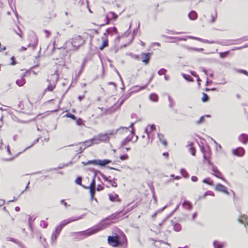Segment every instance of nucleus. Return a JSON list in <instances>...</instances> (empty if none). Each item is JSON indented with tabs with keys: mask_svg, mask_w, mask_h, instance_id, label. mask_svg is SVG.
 <instances>
[{
	"mask_svg": "<svg viewBox=\"0 0 248 248\" xmlns=\"http://www.w3.org/2000/svg\"><path fill=\"white\" fill-rule=\"evenodd\" d=\"M163 37H165L166 38L173 39V40L171 41V42L174 43L176 41H186L187 40V38L192 39L194 40H196L199 41H200L202 43H208V44H217L221 45L222 46H227L229 45H234V44H238L240 43H229L230 42H231L232 41H225L223 42H220L219 41H209L206 39H203L201 38L192 36H188L186 37H172V36H168L167 35H163Z\"/></svg>",
	"mask_w": 248,
	"mask_h": 248,
	"instance_id": "f257e3e1",
	"label": "nucleus"
},
{
	"mask_svg": "<svg viewBox=\"0 0 248 248\" xmlns=\"http://www.w3.org/2000/svg\"><path fill=\"white\" fill-rule=\"evenodd\" d=\"M85 43L84 39L80 35L74 36L66 42L67 47H70V50H77Z\"/></svg>",
	"mask_w": 248,
	"mask_h": 248,
	"instance_id": "f03ea898",
	"label": "nucleus"
},
{
	"mask_svg": "<svg viewBox=\"0 0 248 248\" xmlns=\"http://www.w3.org/2000/svg\"><path fill=\"white\" fill-rule=\"evenodd\" d=\"M109 140V137L108 134H100L97 137H94L90 140H86L81 143L85 145L84 148L90 147L93 144H98L100 141L107 142Z\"/></svg>",
	"mask_w": 248,
	"mask_h": 248,
	"instance_id": "7ed1b4c3",
	"label": "nucleus"
},
{
	"mask_svg": "<svg viewBox=\"0 0 248 248\" xmlns=\"http://www.w3.org/2000/svg\"><path fill=\"white\" fill-rule=\"evenodd\" d=\"M109 223H104V222L99 223V225L94 228L88 229L85 231L79 232H76L80 236H82L84 238L90 236L103 229L105 228L106 226L109 224Z\"/></svg>",
	"mask_w": 248,
	"mask_h": 248,
	"instance_id": "20e7f679",
	"label": "nucleus"
},
{
	"mask_svg": "<svg viewBox=\"0 0 248 248\" xmlns=\"http://www.w3.org/2000/svg\"><path fill=\"white\" fill-rule=\"evenodd\" d=\"M82 217H83V215L78 217H72L71 218H68V219H65V220L62 221L60 223L59 225L56 227L54 231V232H53V233H55V234L59 235V234L60 233L62 230L65 226H66V225H67L68 224H69L72 222L75 221H77V220H79V219L82 218Z\"/></svg>",
	"mask_w": 248,
	"mask_h": 248,
	"instance_id": "39448f33",
	"label": "nucleus"
},
{
	"mask_svg": "<svg viewBox=\"0 0 248 248\" xmlns=\"http://www.w3.org/2000/svg\"><path fill=\"white\" fill-rule=\"evenodd\" d=\"M111 162V160L109 159H104V160H89L87 162H82V163L84 165H87L88 164H93L95 165H99L101 167H104L107 164Z\"/></svg>",
	"mask_w": 248,
	"mask_h": 248,
	"instance_id": "423d86ee",
	"label": "nucleus"
},
{
	"mask_svg": "<svg viewBox=\"0 0 248 248\" xmlns=\"http://www.w3.org/2000/svg\"><path fill=\"white\" fill-rule=\"evenodd\" d=\"M123 216H123L122 211L116 212L115 213L112 214L110 216H109V217H106V218H105L104 219H103L100 223H101L103 222H104L105 224L107 223H109V224H108L106 226H107L110 225L111 224V223H114V222H113V221L107 222V221L112 220H113L115 219L118 218L120 217H122Z\"/></svg>",
	"mask_w": 248,
	"mask_h": 248,
	"instance_id": "0eeeda50",
	"label": "nucleus"
},
{
	"mask_svg": "<svg viewBox=\"0 0 248 248\" xmlns=\"http://www.w3.org/2000/svg\"><path fill=\"white\" fill-rule=\"evenodd\" d=\"M108 243L113 247H117L121 245V242L117 237L109 236L108 238Z\"/></svg>",
	"mask_w": 248,
	"mask_h": 248,
	"instance_id": "6e6552de",
	"label": "nucleus"
},
{
	"mask_svg": "<svg viewBox=\"0 0 248 248\" xmlns=\"http://www.w3.org/2000/svg\"><path fill=\"white\" fill-rule=\"evenodd\" d=\"M59 75L57 74V71L54 74H52L48 76L47 78V82L48 83H54L56 84L59 80Z\"/></svg>",
	"mask_w": 248,
	"mask_h": 248,
	"instance_id": "1a4fd4ad",
	"label": "nucleus"
},
{
	"mask_svg": "<svg viewBox=\"0 0 248 248\" xmlns=\"http://www.w3.org/2000/svg\"><path fill=\"white\" fill-rule=\"evenodd\" d=\"M245 153V149L241 147H237L236 149L232 150V154L237 156H243Z\"/></svg>",
	"mask_w": 248,
	"mask_h": 248,
	"instance_id": "9d476101",
	"label": "nucleus"
},
{
	"mask_svg": "<svg viewBox=\"0 0 248 248\" xmlns=\"http://www.w3.org/2000/svg\"><path fill=\"white\" fill-rule=\"evenodd\" d=\"M152 53H142L141 54V57L142 59V62L145 64H147L149 63L150 56L152 55Z\"/></svg>",
	"mask_w": 248,
	"mask_h": 248,
	"instance_id": "9b49d317",
	"label": "nucleus"
},
{
	"mask_svg": "<svg viewBox=\"0 0 248 248\" xmlns=\"http://www.w3.org/2000/svg\"><path fill=\"white\" fill-rule=\"evenodd\" d=\"M213 171L212 174L217 177V178H220L223 180H225L224 178L222 177L221 173L217 169V166H213L212 168H211Z\"/></svg>",
	"mask_w": 248,
	"mask_h": 248,
	"instance_id": "f8f14e48",
	"label": "nucleus"
},
{
	"mask_svg": "<svg viewBox=\"0 0 248 248\" xmlns=\"http://www.w3.org/2000/svg\"><path fill=\"white\" fill-rule=\"evenodd\" d=\"M215 190L217 191L223 192L227 195L229 194V192L227 190L226 187L221 184H218L216 185Z\"/></svg>",
	"mask_w": 248,
	"mask_h": 248,
	"instance_id": "ddd939ff",
	"label": "nucleus"
},
{
	"mask_svg": "<svg viewBox=\"0 0 248 248\" xmlns=\"http://www.w3.org/2000/svg\"><path fill=\"white\" fill-rule=\"evenodd\" d=\"M32 38V42H30L28 46L31 47L33 49H35L37 46L38 44V40L37 39V37L35 35L31 36Z\"/></svg>",
	"mask_w": 248,
	"mask_h": 248,
	"instance_id": "4468645a",
	"label": "nucleus"
},
{
	"mask_svg": "<svg viewBox=\"0 0 248 248\" xmlns=\"http://www.w3.org/2000/svg\"><path fill=\"white\" fill-rule=\"evenodd\" d=\"M238 139L240 141L245 144L248 142V135L247 134H241Z\"/></svg>",
	"mask_w": 248,
	"mask_h": 248,
	"instance_id": "2eb2a0df",
	"label": "nucleus"
},
{
	"mask_svg": "<svg viewBox=\"0 0 248 248\" xmlns=\"http://www.w3.org/2000/svg\"><path fill=\"white\" fill-rule=\"evenodd\" d=\"M109 199L111 202H121V199L119 198L118 195L116 194H109Z\"/></svg>",
	"mask_w": 248,
	"mask_h": 248,
	"instance_id": "dca6fc26",
	"label": "nucleus"
},
{
	"mask_svg": "<svg viewBox=\"0 0 248 248\" xmlns=\"http://www.w3.org/2000/svg\"><path fill=\"white\" fill-rule=\"evenodd\" d=\"M183 207L187 210H191L192 209V205L191 203L185 200L182 203Z\"/></svg>",
	"mask_w": 248,
	"mask_h": 248,
	"instance_id": "f3484780",
	"label": "nucleus"
},
{
	"mask_svg": "<svg viewBox=\"0 0 248 248\" xmlns=\"http://www.w3.org/2000/svg\"><path fill=\"white\" fill-rule=\"evenodd\" d=\"M238 221L239 223L244 224L245 226L246 227V224L248 222V217L245 215H242L238 219Z\"/></svg>",
	"mask_w": 248,
	"mask_h": 248,
	"instance_id": "a211bd4d",
	"label": "nucleus"
},
{
	"mask_svg": "<svg viewBox=\"0 0 248 248\" xmlns=\"http://www.w3.org/2000/svg\"><path fill=\"white\" fill-rule=\"evenodd\" d=\"M157 136L160 142L162 143L164 146H166L167 145V141L164 138V135L161 133H158Z\"/></svg>",
	"mask_w": 248,
	"mask_h": 248,
	"instance_id": "6ab92c4d",
	"label": "nucleus"
},
{
	"mask_svg": "<svg viewBox=\"0 0 248 248\" xmlns=\"http://www.w3.org/2000/svg\"><path fill=\"white\" fill-rule=\"evenodd\" d=\"M190 20H195L198 17L197 13L195 11H191L188 15Z\"/></svg>",
	"mask_w": 248,
	"mask_h": 248,
	"instance_id": "aec40b11",
	"label": "nucleus"
},
{
	"mask_svg": "<svg viewBox=\"0 0 248 248\" xmlns=\"http://www.w3.org/2000/svg\"><path fill=\"white\" fill-rule=\"evenodd\" d=\"M224 243L219 242L217 241H214L213 242V246L214 248H223L224 246Z\"/></svg>",
	"mask_w": 248,
	"mask_h": 248,
	"instance_id": "412c9836",
	"label": "nucleus"
},
{
	"mask_svg": "<svg viewBox=\"0 0 248 248\" xmlns=\"http://www.w3.org/2000/svg\"><path fill=\"white\" fill-rule=\"evenodd\" d=\"M137 91H132L130 93H127L125 95H124L122 99V101L120 103V105H122L126 99H127L131 95L132 93H136Z\"/></svg>",
	"mask_w": 248,
	"mask_h": 248,
	"instance_id": "4be33fe9",
	"label": "nucleus"
},
{
	"mask_svg": "<svg viewBox=\"0 0 248 248\" xmlns=\"http://www.w3.org/2000/svg\"><path fill=\"white\" fill-rule=\"evenodd\" d=\"M90 189V193L91 195V200H94L97 202V200L94 198V195L95 193V188H88Z\"/></svg>",
	"mask_w": 248,
	"mask_h": 248,
	"instance_id": "5701e85b",
	"label": "nucleus"
},
{
	"mask_svg": "<svg viewBox=\"0 0 248 248\" xmlns=\"http://www.w3.org/2000/svg\"><path fill=\"white\" fill-rule=\"evenodd\" d=\"M16 83L20 87L24 85L25 83V79L24 78L23 76L20 79H17L16 80Z\"/></svg>",
	"mask_w": 248,
	"mask_h": 248,
	"instance_id": "b1692460",
	"label": "nucleus"
},
{
	"mask_svg": "<svg viewBox=\"0 0 248 248\" xmlns=\"http://www.w3.org/2000/svg\"><path fill=\"white\" fill-rule=\"evenodd\" d=\"M132 136L131 137L128 136L125 138L121 142V146H123L132 140Z\"/></svg>",
	"mask_w": 248,
	"mask_h": 248,
	"instance_id": "393cba45",
	"label": "nucleus"
},
{
	"mask_svg": "<svg viewBox=\"0 0 248 248\" xmlns=\"http://www.w3.org/2000/svg\"><path fill=\"white\" fill-rule=\"evenodd\" d=\"M209 155H207V154L203 155V158L204 160L207 161L208 165L211 167V168H212V166L215 165H214L213 163L209 159Z\"/></svg>",
	"mask_w": 248,
	"mask_h": 248,
	"instance_id": "a878e982",
	"label": "nucleus"
},
{
	"mask_svg": "<svg viewBox=\"0 0 248 248\" xmlns=\"http://www.w3.org/2000/svg\"><path fill=\"white\" fill-rule=\"evenodd\" d=\"M149 98L152 101L157 102L158 99V96L156 94L153 93L150 95Z\"/></svg>",
	"mask_w": 248,
	"mask_h": 248,
	"instance_id": "bb28decb",
	"label": "nucleus"
},
{
	"mask_svg": "<svg viewBox=\"0 0 248 248\" xmlns=\"http://www.w3.org/2000/svg\"><path fill=\"white\" fill-rule=\"evenodd\" d=\"M117 132L120 133H123L124 132H127L128 131V127L125 126H122L117 129Z\"/></svg>",
	"mask_w": 248,
	"mask_h": 248,
	"instance_id": "cd10ccee",
	"label": "nucleus"
},
{
	"mask_svg": "<svg viewBox=\"0 0 248 248\" xmlns=\"http://www.w3.org/2000/svg\"><path fill=\"white\" fill-rule=\"evenodd\" d=\"M75 183L77 184L82 186L84 188H87V186H84L82 185V177H80V176L76 178V179L75 180Z\"/></svg>",
	"mask_w": 248,
	"mask_h": 248,
	"instance_id": "c85d7f7f",
	"label": "nucleus"
},
{
	"mask_svg": "<svg viewBox=\"0 0 248 248\" xmlns=\"http://www.w3.org/2000/svg\"><path fill=\"white\" fill-rule=\"evenodd\" d=\"M56 84L54 83H49V85L47 86V88L45 90V91H52L53 89L55 88Z\"/></svg>",
	"mask_w": 248,
	"mask_h": 248,
	"instance_id": "c756f323",
	"label": "nucleus"
},
{
	"mask_svg": "<svg viewBox=\"0 0 248 248\" xmlns=\"http://www.w3.org/2000/svg\"><path fill=\"white\" fill-rule=\"evenodd\" d=\"M180 173L181 175L184 177V178H188L189 177V174L187 172V171L185 169H181L180 170Z\"/></svg>",
	"mask_w": 248,
	"mask_h": 248,
	"instance_id": "7c9ffc66",
	"label": "nucleus"
},
{
	"mask_svg": "<svg viewBox=\"0 0 248 248\" xmlns=\"http://www.w3.org/2000/svg\"><path fill=\"white\" fill-rule=\"evenodd\" d=\"M202 182L210 186H212L213 185V181L211 180V179L209 177L204 179L202 180Z\"/></svg>",
	"mask_w": 248,
	"mask_h": 248,
	"instance_id": "2f4dec72",
	"label": "nucleus"
},
{
	"mask_svg": "<svg viewBox=\"0 0 248 248\" xmlns=\"http://www.w3.org/2000/svg\"><path fill=\"white\" fill-rule=\"evenodd\" d=\"M182 76L186 80L188 81H193V78L190 75L183 73Z\"/></svg>",
	"mask_w": 248,
	"mask_h": 248,
	"instance_id": "473e14b6",
	"label": "nucleus"
},
{
	"mask_svg": "<svg viewBox=\"0 0 248 248\" xmlns=\"http://www.w3.org/2000/svg\"><path fill=\"white\" fill-rule=\"evenodd\" d=\"M173 229L176 232H179L182 229V227L180 224L179 223H175L173 225Z\"/></svg>",
	"mask_w": 248,
	"mask_h": 248,
	"instance_id": "72a5a7b5",
	"label": "nucleus"
},
{
	"mask_svg": "<svg viewBox=\"0 0 248 248\" xmlns=\"http://www.w3.org/2000/svg\"><path fill=\"white\" fill-rule=\"evenodd\" d=\"M39 138H38L36 140H35L30 146L27 147L22 152H19V154H21V153L24 152L26 150L29 149L32 146H33L35 144H36V143H37L39 141Z\"/></svg>",
	"mask_w": 248,
	"mask_h": 248,
	"instance_id": "f704fd0d",
	"label": "nucleus"
},
{
	"mask_svg": "<svg viewBox=\"0 0 248 248\" xmlns=\"http://www.w3.org/2000/svg\"><path fill=\"white\" fill-rule=\"evenodd\" d=\"M147 84H146V85L141 86V87H139L138 86H135L133 87V89H136L134 91H137V92L140 90L145 89L147 87Z\"/></svg>",
	"mask_w": 248,
	"mask_h": 248,
	"instance_id": "c9c22d12",
	"label": "nucleus"
},
{
	"mask_svg": "<svg viewBox=\"0 0 248 248\" xmlns=\"http://www.w3.org/2000/svg\"><path fill=\"white\" fill-rule=\"evenodd\" d=\"M192 145L193 143L192 142L189 144V146H190L191 147L189 148V150L190 152L191 155L193 156H195L196 154V150L193 147H192Z\"/></svg>",
	"mask_w": 248,
	"mask_h": 248,
	"instance_id": "e433bc0d",
	"label": "nucleus"
},
{
	"mask_svg": "<svg viewBox=\"0 0 248 248\" xmlns=\"http://www.w3.org/2000/svg\"><path fill=\"white\" fill-rule=\"evenodd\" d=\"M88 188H95V177H93L92 181L90 185V186L87 187L86 189Z\"/></svg>",
	"mask_w": 248,
	"mask_h": 248,
	"instance_id": "4c0bfd02",
	"label": "nucleus"
},
{
	"mask_svg": "<svg viewBox=\"0 0 248 248\" xmlns=\"http://www.w3.org/2000/svg\"><path fill=\"white\" fill-rule=\"evenodd\" d=\"M35 219V217H33L30 216L28 219L29 226L31 230H32L31 223L34 221Z\"/></svg>",
	"mask_w": 248,
	"mask_h": 248,
	"instance_id": "58836bf2",
	"label": "nucleus"
},
{
	"mask_svg": "<svg viewBox=\"0 0 248 248\" xmlns=\"http://www.w3.org/2000/svg\"><path fill=\"white\" fill-rule=\"evenodd\" d=\"M217 10H215V14L214 15H211V22L213 23L215 22L216 21V19L217 17Z\"/></svg>",
	"mask_w": 248,
	"mask_h": 248,
	"instance_id": "ea45409f",
	"label": "nucleus"
},
{
	"mask_svg": "<svg viewBox=\"0 0 248 248\" xmlns=\"http://www.w3.org/2000/svg\"><path fill=\"white\" fill-rule=\"evenodd\" d=\"M82 142H81L78 143V144L81 145L82 146H81L79 147V149L77 151V152H78L79 154L82 153L83 152V151L86 149V148H84L85 145L84 144L81 143Z\"/></svg>",
	"mask_w": 248,
	"mask_h": 248,
	"instance_id": "a19ab883",
	"label": "nucleus"
},
{
	"mask_svg": "<svg viewBox=\"0 0 248 248\" xmlns=\"http://www.w3.org/2000/svg\"><path fill=\"white\" fill-rule=\"evenodd\" d=\"M167 70L166 69H164V68H161L160 69L158 72H157V74L159 75V76H161V75H165L166 73H167Z\"/></svg>",
	"mask_w": 248,
	"mask_h": 248,
	"instance_id": "79ce46f5",
	"label": "nucleus"
},
{
	"mask_svg": "<svg viewBox=\"0 0 248 248\" xmlns=\"http://www.w3.org/2000/svg\"><path fill=\"white\" fill-rule=\"evenodd\" d=\"M202 94H203V97L202 99V102H207L209 99V97H208V95L204 93H203Z\"/></svg>",
	"mask_w": 248,
	"mask_h": 248,
	"instance_id": "37998d69",
	"label": "nucleus"
},
{
	"mask_svg": "<svg viewBox=\"0 0 248 248\" xmlns=\"http://www.w3.org/2000/svg\"><path fill=\"white\" fill-rule=\"evenodd\" d=\"M168 206L167 205H165V206H164L163 208H162L161 209H160V210H159L158 211H157L156 213H154L152 216V217L153 218H154L156 217V214L158 212H162L163 211H164V210L165 209H166L167 208V207Z\"/></svg>",
	"mask_w": 248,
	"mask_h": 248,
	"instance_id": "c03bdc74",
	"label": "nucleus"
},
{
	"mask_svg": "<svg viewBox=\"0 0 248 248\" xmlns=\"http://www.w3.org/2000/svg\"><path fill=\"white\" fill-rule=\"evenodd\" d=\"M67 117H68V118H71L72 119L74 120H77V117L76 116L72 114V113H67L66 115H65Z\"/></svg>",
	"mask_w": 248,
	"mask_h": 248,
	"instance_id": "a18cd8bd",
	"label": "nucleus"
},
{
	"mask_svg": "<svg viewBox=\"0 0 248 248\" xmlns=\"http://www.w3.org/2000/svg\"><path fill=\"white\" fill-rule=\"evenodd\" d=\"M115 179L113 178V180H109V183L112 186L116 187L117 186V184L115 181Z\"/></svg>",
	"mask_w": 248,
	"mask_h": 248,
	"instance_id": "49530a36",
	"label": "nucleus"
},
{
	"mask_svg": "<svg viewBox=\"0 0 248 248\" xmlns=\"http://www.w3.org/2000/svg\"><path fill=\"white\" fill-rule=\"evenodd\" d=\"M109 15L111 16L110 18L113 19H116L118 17V16L113 12H110Z\"/></svg>",
	"mask_w": 248,
	"mask_h": 248,
	"instance_id": "de8ad7c7",
	"label": "nucleus"
},
{
	"mask_svg": "<svg viewBox=\"0 0 248 248\" xmlns=\"http://www.w3.org/2000/svg\"><path fill=\"white\" fill-rule=\"evenodd\" d=\"M208 195H211V196H214L215 194H214V193L213 191L209 190V191H207L205 192V193L204 194L203 197H204L208 196Z\"/></svg>",
	"mask_w": 248,
	"mask_h": 248,
	"instance_id": "09e8293b",
	"label": "nucleus"
},
{
	"mask_svg": "<svg viewBox=\"0 0 248 248\" xmlns=\"http://www.w3.org/2000/svg\"><path fill=\"white\" fill-rule=\"evenodd\" d=\"M204 122V116H202L200 117L199 120L197 121L196 123L197 124H201L203 123Z\"/></svg>",
	"mask_w": 248,
	"mask_h": 248,
	"instance_id": "8fccbe9b",
	"label": "nucleus"
},
{
	"mask_svg": "<svg viewBox=\"0 0 248 248\" xmlns=\"http://www.w3.org/2000/svg\"><path fill=\"white\" fill-rule=\"evenodd\" d=\"M186 49L188 50H194V51H202L203 50V49L201 48H192L190 47H186Z\"/></svg>",
	"mask_w": 248,
	"mask_h": 248,
	"instance_id": "3c124183",
	"label": "nucleus"
},
{
	"mask_svg": "<svg viewBox=\"0 0 248 248\" xmlns=\"http://www.w3.org/2000/svg\"><path fill=\"white\" fill-rule=\"evenodd\" d=\"M7 239V240L8 241L13 242H14L15 243H16V244H19V242L17 240H16V239H15V238H14L13 237H8Z\"/></svg>",
	"mask_w": 248,
	"mask_h": 248,
	"instance_id": "603ef678",
	"label": "nucleus"
},
{
	"mask_svg": "<svg viewBox=\"0 0 248 248\" xmlns=\"http://www.w3.org/2000/svg\"><path fill=\"white\" fill-rule=\"evenodd\" d=\"M137 206V205L136 204L133 205L132 206H131V207L129 208L124 213H123V216H124L127 213L131 211L133 209L136 208Z\"/></svg>",
	"mask_w": 248,
	"mask_h": 248,
	"instance_id": "864d4df0",
	"label": "nucleus"
},
{
	"mask_svg": "<svg viewBox=\"0 0 248 248\" xmlns=\"http://www.w3.org/2000/svg\"><path fill=\"white\" fill-rule=\"evenodd\" d=\"M104 188V184H99L97 186V187L95 188L97 191H100L103 190Z\"/></svg>",
	"mask_w": 248,
	"mask_h": 248,
	"instance_id": "5fc2aeb1",
	"label": "nucleus"
},
{
	"mask_svg": "<svg viewBox=\"0 0 248 248\" xmlns=\"http://www.w3.org/2000/svg\"><path fill=\"white\" fill-rule=\"evenodd\" d=\"M237 71L238 72V73H241V74H243L247 76H248V72L245 70H243V69H238L237 70Z\"/></svg>",
	"mask_w": 248,
	"mask_h": 248,
	"instance_id": "6e6d98bb",
	"label": "nucleus"
},
{
	"mask_svg": "<svg viewBox=\"0 0 248 248\" xmlns=\"http://www.w3.org/2000/svg\"><path fill=\"white\" fill-rule=\"evenodd\" d=\"M58 236V235L57 234H55V233H52V236H51L52 242H54V241H56Z\"/></svg>",
	"mask_w": 248,
	"mask_h": 248,
	"instance_id": "4d7b16f0",
	"label": "nucleus"
},
{
	"mask_svg": "<svg viewBox=\"0 0 248 248\" xmlns=\"http://www.w3.org/2000/svg\"><path fill=\"white\" fill-rule=\"evenodd\" d=\"M169 101L170 102L169 107L172 108L174 104L173 101L170 96H168Z\"/></svg>",
	"mask_w": 248,
	"mask_h": 248,
	"instance_id": "13d9d810",
	"label": "nucleus"
},
{
	"mask_svg": "<svg viewBox=\"0 0 248 248\" xmlns=\"http://www.w3.org/2000/svg\"><path fill=\"white\" fill-rule=\"evenodd\" d=\"M76 123L77 124V125H81L83 124V121H82V120L79 118L78 119L77 118V120H76Z\"/></svg>",
	"mask_w": 248,
	"mask_h": 248,
	"instance_id": "bf43d9fd",
	"label": "nucleus"
},
{
	"mask_svg": "<svg viewBox=\"0 0 248 248\" xmlns=\"http://www.w3.org/2000/svg\"><path fill=\"white\" fill-rule=\"evenodd\" d=\"M117 133V131L116 129V130H112L109 131L107 134H108V136H109V135H115Z\"/></svg>",
	"mask_w": 248,
	"mask_h": 248,
	"instance_id": "052dcab7",
	"label": "nucleus"
},
{
	"mask_svg": "<svg viewBox=\"0 0 248 248\" xmlns=\"http://www.w3.org/2000/svg\"><path fill=\"white\" fill-rule=\"evenodd\" d=\"M228 54V52H220L219 53V56L220 58H223L227 56Z\"/></svg>",
	"mask_w": 248,
	"mask_h": 248,
	"instance_id": "680f3d73",
	"label": "nucleus"
},
{
	"mask_svg": "<svg viewBox=\"0 0 248 248\" xmlns=\"http://www.w3.org/2000/svg\"><path fill=\"white\" fill-rule=\"evenodd\" d=\"M201 152L204 154H207V155H210L211 152L210 151L209 152H207L206 153H205V149L203 146L201 147Z\"/></svg>",
	"mask_w": 248,
	"mask_h": 248,
	"instance_id": "e2e57ef3",
	"label": "nucleus"
},
{
	"mask_svg": "<svg viewBox=\"0 0 248 248\" xmlns=\"http://www.w3.org/2000/svg\"><path fill=\"white\" fill-rule=\"evenodd\" d=\"M128 155L127 154H124V155H121L120 157V158L122 160H124L127 159L128 158Z\"/></svg>",
	"mask_w": 248,
	"mask_h": 248,
	"instance_id": "0e129e2a",
	"label": "nucleus"
},
{
	"mask_svg": "<svg viewBox=\"0 0 248 248\" xmlns=\"http://www.w3.org/2000/svg\"><path fill=\"white\" fill-rule=\"evenodd\" d=\"M101 176H102V177L104 179V180L105 181H107L109 183V180H110L108 178V177H107L106 176H105L104 174H103V173H100Z\"/></svg>",
	"mask_w": 248,
	"mask_h": 248,
	"instance_id": "69168bd1",
	"label": "nucleus"
},
{
	"mask_svg": "<svg viewBox=\"0 0 248 248\" xmlns=\"http://www.w3.org/2000/svg\"><path fill=\"white\" fill-rule=\"evenodd\" d=\"M60 202L63 204L65 207H67V206H69V205H68L67 203L65 202L64 200H62L60 201Z\"/></svg>",
	"mask_w": 248,
	"mask_h": 248,
	"instance_id": "338daca9",
	"label": "nucleus"
},
{
	"mask_svg": "<svg viewBox=\"0 0 248 248\" xmlns=\"http://www.w3.org/2000/svg\"><path fill=\"white\" fill-rule=\"evenodd\" d=\"M41 225L43 226V228H46L47 226V223H46L45 221H41Z\"/></svg>",
	"mask_w": 248,
	"mask_h": 248,
	"instance_id": "774afa93",
	"label": "nucleus"
}]
</instances>
